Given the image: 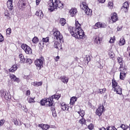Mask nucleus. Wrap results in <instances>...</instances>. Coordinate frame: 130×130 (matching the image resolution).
<instances>
[{
	"label": "nucleus",
	"mask_w": 130,
	"mask_h": 130,
	"mask_svg": "<svg viewBox=\"0 0 130 130\" xmlns=\"http://www.w3.org/2000/svg\"><path fill=\"white\" fill-rule=\"evenodd\" d=\"M68 30L70 32L72 36L75 38H80V39H84L85 38L84 30L82 29L81 24L78 21L75 22V27L69 26Z\"/></svg>",
	"instance_id": "nucleus-1"
},
{
	"label": "nucleus",
	"mask_w": 130,
	"mask_h": 130,
	"mask_svg": "<svg viewBox=\"0 0 130 130\" xmlns=\"http://www.w3.org/2000/svg\"><path fill=\"white\" fill-rule=\"evenodd\" d=\"M48 10L51 13L56 11L57 8L63 9V4H62L59 0H50V3H49Z\"/></svg>",
	"instance_id": "nucleus-2"
},
{
	"label": "nucleus",
	"mask_w": 130,
	"mask_h": 130,
	"mask_svg": "<svg viewBox=\"0 0 130 130\" xmlns=\"http://www.w3.org/2000/svg\"><path fill=\"white\" fill-rule=\"evenodd\" d=\"M53 101L51 97L47 99H44L41 101V105L42 106H47V107H50V106H53Z\"/></svg>",
	"instance_id": "nucleus-3"
},
{
	"label": "nucleus",
	"mask_w": 130,
	"mask_h": 130,
	"mask_svg": "<svg viewBox=\"0 0 130 130\" xmlns=\"http://www.w3.org/2000/svg\"><path fill=\"white\" fill-rule=\"evenodd\" d=\"M80 8L84 11L86 15L88 16H91L92 15V10L89 9V7L87 5V3L85 2H83L80 4Z\"/></svg>",
	"instance_id": "nucleus-4"
},
{
	"label": "nucleus",
	"mask_w": 130,
	"mask_h": 130,
	"mask_svg": "<svg viewBox=\"0 0 130 130\" xmlns=\"http://www.w3.org/2000/svg\"><path fill=\"white\" fill-rule=\"evenodd\" d=\"M43 60H44V57H41L35 61V65L38 67V70H41V68H43Z\"/></svg>",
	"instance_id": "nucleus-5"
},
{
	"label": "nucleus",
	"mask_w": 130,
	"mask_h": 130,
	"mask_svg": "<svg viewBox=\"0 0 130 130\" xmlns=\"http://www.w3.org/2000/svg\"><path fill=\"white\" fill-rule=\"evenodd\" d=\"M21 48L24 50L26 54H32V49H31V48H30L27 44H22L21 45Z\"/></svg>",
	"instance_id": "nucleus-6"
},
{
	"label": "nucleus",
	"mask_w": 130,
	"mask_h": 130,
	"mask_svg": "<svg viewBox=\"0 0 130 130\" xmlns=\"http://www.w3.org/2000/svg\"><path fill=\"white\" fill-rule=\"evenodd\" d=\"M53 36L54 37V39L59 40V41H61V40H62V38H63L62 35L60 34V32L58 30H55L53 32Z\"/></svg>",
	"instance_id": "nucleus-7"
},
{
	"label": "nucleus",
	"mask_w": 130,
	"mask_h": 130,
	"mask_svg": "<svg viewBox=\"0 0 130 130\" xmlns=\"http://www.w3.org/2000/svg\"><path fill=\"white\" fill-rule=\"evenodd\" d=\"M104 111V106H103V105H102L97 109L95 113L99 116H101Z\"/></svg>",
	"instance_id": "nucleus-8"
},
{
	"label": "nucleus",
	"mask_w": 130,
	"mask_h": 130,
	"mask_svg": "<svg viewBox=\"0 0 130 130\" xmlns=\"http://www.w3.org/2000/svg\"><path fill=\"white\" fill-rule=\"evenodd\" d=\"M94 29H98V28H106V24L104 23L98 22L93 26Z\"/></svg>",
	"instance_id": "nucleus-9"
},
{
	"label": "nucleus",
	"mask_w": 130,
	"mask_h": 130,
	"mask_svg": "<svg viewBox=\"0 0 130 130\" xmlns=\"http://www.w3.org/2000/svg\"><path fill=\"white\" fill-rule=\"evenodd\" d=\"M128 8H129V5H128V2H125L123 4L121 10H123L125 13H126L128 11Z\"/></svg>",
	"instance_id": "nucleus-10"
},
{
	"label": "nucleus",
	"mask_w": 130,
	"mask_h": 130,
	"mask_svg": "<svg viewBox=\"0 0 130 130\" xmlns=\"http://www.w3.org/2000/svg\"><path fill=\"white\" fill-rule=\"evenodd\" d=\"M111 20H112L113 23H115L116 21H118V17H117V14L116 13H114L112 14Z\"/></svg>",
	"instance_id": "nucleus-11"
},
{
	"label": "nucleus",
	"mask_w": 130,
	"mask_h": 130,
	"mask_svg": "<svg viewBox=\"0 0 130 130\" xmlns=\"http://www.w3.org/2000/svg\"><path fill=\"white\" fill-rule=\"evenodd\" d=\"M10 78L12 80V81H14V82H17V83H19V82H20V80L19 79V78H17V77H16L15 75L14 74H10Z\"/></svg>",
	"instance_id": "nucleus-12"
},
{
	"label": "nucleus",
	"mask_w": 130,
	"mask_h": 130,
	"mask_svg": "<svg viewBox=\"0 0 130 130\" xmlns=\"http://www.w3.org/2000/svg\"><path fill=\"white\" fill-rule=\"evenodd\" d=\"M39 127H41L43 130H48L50 126L47 124H41L38 125Z\"/></svg>",
	"instance_id": "nucleus-13"
},
{
	"label": "nucleus",
	"mask_w": 130,
	"mask_h": 130,
	"mask_svg": "<svg viewBox=\"0 0 130 130\" xmlns=\"http://www.w3.org/2000/svg\"><path fill=\"white\" fill-rule=\"evenodd\" d=\"M126 70V69H124L123 68L122 70L121 71V72L120 73V79L121 80H124V78H125L126 73L124 72V71Z\"/></svg>",
	"instance_id": "nucleus-14"
},
{
	"label": "nucleus",
	"mask_w": 130,
	"mask_h": 130,
	"mask_svg": "<svg viewBox=\"0 0 130 130\" xmlns=\"http://www.w3.org/2000/svg\"><path fill=\"white\" fill-rule=\"evenodd\" d=\"M19 58L20 63H25V60H26V59H25L24 55H23L22 54H19Z\"/></svg>",
	"instance_id": "nucleus-15"
},
{
	"label": "nucleus",
	"mask_w": 130,
	"mask_h": 130,
	"mask_svg": "<svg viewBox=\"0 0 130 130\" xmlns=\"http://www.w3.org/2000/svg\"><path fill=\"white\" fill-rule=\"evenodd\" d=\"M53 46L54 48H56V49H58V48H60L61 47V43L60 42L55 41L54 43Z\"/></svg>",
	"instance_id": "nucleus-16"
},
{
	"label": "nucleus",
	"mask_w": 130,
	"mask_h": 130,
	"mask_svg": "<svg viewBox=\"0 0 130 130\" xmlns=\"http://www.w3.org/2000/svg\"><path fill=\"white\" fill-rule=\"evenodd\" d=\"M114 91L116 92L117 94H118L119 95H121V94H122V89L119 86L114 89Z\"/></svg>",
	"instance_id": "nucleus-17"
},
{
	"label": "nucleus",
	"mask_w": 130,
	"mask_h": 130,
	"mask_svg": "<svg viewBox=\"0 0 130 130\" xmlns=\"http://www.w3.org/2000/svg\"><path fill=\"white\" fill-rule=\"evenodd\" d=\"M7 7L10 11L13 10V0H8L7 2Z\"/></svg>",
	"instance_id": "nucleus-18"
},
{
	"label": "nucleus",
	"mask_w": 130,
	"mask_h": 130,
	"mask_svg": "<svg viewBox=\"0 0 130 130\" xmlns=\"http://www.w3.org/2000/svg\"><path fill=\"white\" fill-rule=\"evenodd\" d=\"M77 9L74 8H72L70 11V13L71 17H75L76 14H77Z\"/></svg>",
	"instance_id": "nucleus-19"
},
{
	"label": "nucleus",
	"mask_w": 130,
	"mask_h": 130,
	"mask_svg": "<svg viewBox=\"0 0 130 130\" xmlns=\"http://www.w3.org/2000/svg\"><path fill=\"white\" fill-rule=\"evenodd\" d=\"M112 86L114 89H115L116 88H117L119 86V85H118V83L114 79H113L112 80Z\"/></svg>",
	"instance_id": "nucleus-20"
},
{
	"label": "nucleus",
	"mask_w": 130,
	"mask_h": 130,
	"mask_svg": "<svg viewBox=\"0 0 130 130\" xmlns=\"http://www.w3.org/2000/svg\"><path fill=\"white\" fill-rule=\"evenodd\" d=\"M17 70H18V65L14 64L9 69V72L11 73H15Z\"/></svg>",
	"instance_id": "nucleus-21"
},
{
	"label": "nucleus",
	"mask_w": 130,
	"mask_h": 130,
	"mask_svg": "<svg viewBox=\"0 0 130 130\" xmlns=\"http://www.w3.org/2000/svg\"><path fill=\"white\" fill-rule=\"evenodd\" d=\"M61 108L62 110L63 111L66 110H69V107L68 106V105L64 103H62L61 104Z\"/></svg>",
	"instance_id": "nucleus-22"
},
{
	"label": "nucleus",
	"mask_w": 130,
	"mask_h": 130,
	"mask_svg": "<svg viewBox=\"0 0 130 130\" xmlns=\"http://www.w3.org/2000/svg\"><path fill=\"white\" fill-rule=\"evenodd\" d=\"M94 42L96 44H100V43H101V38H100L98 36H95L94 37Z\"/></svg>",
	"instance_id": "nucleus-23"
},
{
	"label": "nucleus",
	"mask_w": 130,
	"mask_h": 130,
	"mask_svg": "<svg viewBox=\"0 0 130 130\" xmlns=\"http://www.w3.org/2000/svg\"><path fill=\"white\" fill-rule=\"evenodd\" d=\"M118 62H119L120 67L119 68L120 71H122L123 68L122 67V63H123V60H122V58L121 57H118L117 58Z\"/></svg>",
	"instance_id": "nucleus-24"
},
{
	"label": "nucleus",
	"mask_w": 130,
	"mask_h": 130,
	"mask_svg": "<svg viewBox=\"0 0 130 130\" xmlns=\"http://www.w3.org/2000/svg\"><path fill=\"white\" fill-rule=\"evenodd\" d=\"M26 7V3L23 0H20L19 2V8L22 9V8H25Z\"/></svg>",
	"instance_id": "nucleus-25"
},
{
	"label": "nucleus",
	"mask_w": 130,
	"mask_h": 130,
	"mask_svg": "<svg viewBox=\"0 0 130 130\" xmlns=\"http://www.w3.org/2000/svg\"><path fill=\"white\" fill-rule=\"evenodd\" d=\"M36 15L38 16L40 19H42V18H43V12H42V11L39 10L36 12Z\"/></svg>",
	"instance_id": "nucleus-26"
},
{
	"label": "nucleus",
	"mask_w": 130,
	"mask_h": 130,
	"mask_svg": "<svg viewBox=\"0 0 130 130\" xmlns=\"http://www.w3.org/2000/svg\"><path fill=\"white\" fill-rule=\"evenodd\" d=\"M6 100L9 101L11 100V98H12V96L11 95V93L10 92H6L4 98Z\"/></svg>",
	"instance_id": "nucleus-27"
},
{
	"label": "nucleus",
	"mask_w": 130,
	"mask_h": 130,
	"mask_svg": "<svg viewBox=\"0 0 130 130\" xmlns=\"http://www.w3.org/2000/svg\"><path fill=\"white\" fill-rule=\"evenodd\" d=\"M51 98H52L53 100H54V99H55V100H58L59 98H60V94H55L54 95H52L51 96Z\"/></svg>",
	"instance_id": "nucleus-28"
},
{
	"label": "nucleus",
	"mask_w": 130,
	"mask_h": 130,
	"mask_svg": "<svg viewBox=\"0 0 130 130\" xmlns=\"http://www.w3.org/2000/svg\"><path fill=\"white\" fill-rule=\"evenodd\" d=\"M61 81L65 84H68V82H69V78L66 76H62L61 77Z\"/></svg>",
	"instance_id": "nucleus-29"
},
{
	"label": "nucleus",
	"mask_w": 130,
	"mask_h": 130,
	"mask_svg": "<svg viewBox=\"0 0 130 130\" xmlns=\"http://www.w3.org/2000/svg\"><path fill=\"white\" fill-rule=\"evenodd\" d=\"M51 110L52 111L53 117H56L57 115L56 114V111H55V108L54 107V106L51 107Z\"/></svg>",
	"instance_id": "nucleus-30"
},
{
	"label": "nucleus",
	"mask_w": 130,
	"mask_h": 130,
	"mask_svg": "<svg viewBox=\"0 0 130 130\" xmlns=\"http://www.w3.org/2000/svg\"><path fill=\"white\" fill-rule=\"evenodd\" d=\"M77 112L78 113L80 116H81V117H83L85 115V111L82 109L77 111Z\"/></svg>",
	"instance_id": "nucleus-31"
},
{
	"label": "nucleus",
	"mask_w": 130,
	"mask_h": 130,
	"mask_svg": "<svg viewBox=\"0 0 130 130\" xmlns=\"http://www.w3.org/2000/svg\"><path fill=\"white\" fill-rule=\"evenodd\" d=\"M77 98L75 96H73L72 98H71V99H70V104L71 105H74V104H75V102H76V101H77Z\"/></svg>",
	"instance_id": "nucleus-32"
},
{
	"label": "nucleus",
	"mask_w": 130,
	"mask_h": 130,
	"mask_svg": "<svg viewBox=\"0 0 130 130\" xmlns=\"http://www.w3.org/2000/svg\"><path fill=\"white\" fill-rule=\"evenodd\" d=\"M120 127L122 128L123 130H130V127H128L127 125L125 124H122L121 126Z\"/></svg>",
	"instance_id": "nucleus-33"
},
{
	"label": "nucleus",
	"mask_w": 130,
	"mask_h": 130,
	"mask_svg": "<svg viewBox=\"0 0 130 130\" xmlns=\"http://www.w3.org/2000/svg\"><path fill=\"white\" fill-rule=\"evenodd\" d=\"M59 23L61 26H64L66 25V19L64 18H61L59 21Z\"/></svg>",
	"instance_id": "nucleus-34"
},
{
	"label": "nucleus",
	"mask_w": 130,
	"mask_h": 130,
	"mask_svg": "<svg viewBox=\"0 0 130 130\" xmlns=\"http://www.w3.org/2000/svg\"><path fill=\"white\" fill-rule=\"evenodd\" d=\"M125 44V40L124 38H121L119 41V45L122 46Z\"/></svg>",
	"instance_id": "nucleus-35"
},
{
	"label": "nucleus",
	"mask_w": 130,
	"mask_h": 130,
	"mask_svg": "<svg viewBox=\"0 0 130 130\" xmlns=\"http://www.w3.org/2000/svg\"><path fill=\"white\" fill-rule=\"evenodd\" d=\"M5 16L6 17L7 19L8 20H10L11 19V17H10V13H9V11L8 10H6L5 11Z\"/></svg>",
	"instance_id": "nucleus-36"
},
{
	"label": "nucleus",
	"mask_w": 130,
	"mask_h": 130,
	"mask_svg": "<svg viewBox=\"0 0 130 130\" xmlns=\"http://www.w3.org/2000/svg\"><path fill=\"white\" fill-rule=\"evenodd\" d=\"M7 91H5L4 90H0V95L2 98H4Z\"/></svg>",
	"instance_id": "nucleus-37"
},
{
	"label": "nucleus",
	"mask_w": 130,
	"mask_h": 130,
	"mask_svg": "<svg viewBox=\"0 0 130 130\" xmlns=\"http://www.w3.org/2000/svg\"><path fill=\"white\" fill-rule=\"evenodd\" d=\"M107 130H117V128H115L114 126H108L106 127Z\"/></svg>",
	"instance_id": "nucleus-38"
},
{
	"label": "nucleus",
	"mask_w": 130,
	"mask_h": 130,
	"mask_svg": "<svg viewBox=\"0 0 130 130\" xmlns=\"http://www.w3.org/2000/svg\"><path fill=\"white\" fill-rule=\"evenodd\" d=\"M32 41L33 43H35L36 44L37 43H38V41H39V39H38V38L37 37H35L32 39Z\"/></svg>",
	"instance_id": "nucleus-39"
},
{
	"label": "nucleus",
	"mask_w": 130,
	"mask_h": 130,
	"mask_svg": "<svg viewBox=\"0 0 130 130\" xmlns=\"http://www.w3.org/2000/svg\"><path fill=\"white\" fill-rule=\"evenodd\" d=\"M108 7L109 9L112 10V9H113V3L111 2H109L108 4Z\"/></svg>",
	"instance_id": "nucleus-40"
},
{
	"label": "nucleus",
	"mask_w": 130,
	"mask_h": 130,
	"mask_svg": "<svg viewBox=\"0 0 130 130\" xmlns=\"http://www.w3.org/2000/svg\"><path fill=\"white\" fill-rule=\"evenodd\" d=\"M79 122L81 124H85L86 123V120L84 118H82L79 121Z\"/></svg>",
	"instance_id": "nucleus-41"
},
{
	"label": "nucleus",
	"mask_w": 130,
	"mask_h": 130,
	"mask_svg": "<svg viewBox=\"0 0 130 130\" xmlns=\"http://www.w3.org/2000/svg\"><path fill=\"white\" fill-rule=\"evenodd\" d=\"M84 59H85V62H87L88 63V62H89V61H90L91 58H90V56L86 55V56L84 58Z\"/></svg>",
	"instance_id": "nucleus-42"
},
{
	"label": "nucleus",
	"mask_w": 130,
	"mask_h": 130,
	"mask_svg": "<svg viewBox=\"0 0 130 130\" xmlns=\"http://www.w3.org/2000/svg\"><path fill=\"white\" fill-rule=\"evenodd\" d=\"M25 63H28V64H31V63H32V60H31V59L26 58L25 60Z\"/></svg>",
	"instance_id": "nucleus-43"
},
{
	"label": "nucleus",
	"mask_w": 130,
	"mask_h": 130,
	"mask_svg": "<svg viewBox=\"0 0 130 130\" xmlns=\"http://www.w3.org/2000/svg\"><path fill=\"white\" fill-rule=\"evenodd\" d=\"M42 40L43 42H44L45 43H47V42L49 41V37L43 38Z\"/></svg>",
	"instance_id": "nucleus-44"
},
{
	"label": "nucleus",
	"mask_w": 130,
	"mask_h": 130,
	"mask_svg": "<svg viewBox=\"0 0 130 130\" xmlns=\"http://www.w3.org/2000/svg\"><path fill=\"white\" fill-rule=\"evenodd\" d=\"M13 122L15 125H22V124L20 123V124H19V122L17 120V119H14L13 120Z\"/></svg>",
	"instance_id": "nucleus-45"
},
{
	"label": "nucleus",
	"mask_w": 130,
	"mask_h": 130,
	"mask_svg": "<svg viewBox=\"0 0 130 130\" xmlns=\"http://www.w3.org/2000/svg\"><path fill=\"white\" fill-rule=\"evenodd\" d=\"M12 33V29L10 28H8L6 29V34L7 35H10Z\"/></svg>",
	"instance_id": "nucleus-46"
},
{
	"label": "nucleus",
	"mask_w": 130,
	"mask_h": 130,
	"mask_svg": "<svg viewBox=\"0 0 130 130\" xmlns=\"http://www.w3.org/2000/svg\"><path fill=\"white\" fill-rule=\"evenodd\" d=\"M43 83L41 81L40 82H36V86L37 87H39V86H42Z\"/></svg>",
	"instance_id": "nucleus-47"
},
{
	"label": "nucleus",
	"mask_w": 130,
	"mask_h": 130,
	"mask_svg": "<svg viewBox=\"0 0 130 130\" xmlns=\"http://www.w3.org/2000/svg\"><path fill=\"white\" fill-rule=\"evenodd\" d=\"M93 128H94V126L93 125V124H90L88 126V128H89V129H93Z\"/></svg>",
	"instance_id": "nucleus-48"
},
{
	"label": "nucleus",
	"mask_w": 130,
	"mask_h": 130,
	"mask_svg": "<svg viewBox=\"0 0 130 130\" xmlns=\"http://www.w3.org/2000/svg\"><path fill=\"white\" fill-rule=\"evenodd\" d=\"M6 120H5L4 119H2L1 120H0V125L1 126H2V125H4V123H5Z\"/></svg>",
	"instance_id": "nucleus-49"
},
{
	"label": "nucleus",
	"mask_w": 130,
	"mask_h": 130,
	"mask_svg": "<svg viewBox=\"0 0 130 130\" xmlns=\"http://www.w3.org/2000/svg\"><path fill=\"white\" fill-rule=\"evenodd\" d=\"M109 55L111 58L114 57V53L113 52L109 53Z\"/></svg>",
	"instance_id": "nucleus-50"
},
{
	"label": "nucleus",
	"mask_w": 130,
	"mask_h": 130,
	"mask_svg": "<svg viewBox=\"0 0 130 130\" xmlns=\"http://www.w3.org/2000/svg\"><path fill=\"white\" fill-rule=\"evenodd\" d=\"M106 91V88H104V89H100V93L101 94H102V93H104Z\"/></svg>",
	"instance_id": "nucleus-51"
},
{
	"label": "nucleus",
	"mask_w": 130,
	"mask_h": 130,
	"mask_svg": "<svg viewBox=\"0 0 130 130\" xmlns=\"http://www.w3.org/2000/svg\"><path fill=\"white\" fill-rule=\"evenodd\" d=\"M23 110H24V112L27 113V112H28V109H27V107H26V106H24L23 107Z\"/></svg>",
	"instance_id": "nucleus-52"
},
{
	"label": "nucleus",
	"mask_w": 130,
	"mask_h": 130,
	"mask_svg": "<svg viewBox=\"0 0 130 130\" xmlns=\"http://www.w3.org/2000/svg\"><path fill=\"white\" fill-rule=\"evenodd\" d=\"M29 103H32L33 102H35L34 99L32 98H30L29 99V100L28 101Z\"/></svg>",
	"instance_id": "nucleus-53"
},
{
	"label": "nucleus",
	"mask_w": 130,
	"mask_h": 130,
	"mask_svg": "<svg viewBox=\"0 0 130 130\" xmlns=\"http://www.w3.org/2000/svg\"><path fill=\"white\" fill-rule=\"evenodd\" d=\"M4 41V37L0 34V42H3Z\"/></svg>",
	"instance_id": "nucleus-54"
},
{
	"label": "nucleus",
	"mask_w": 130,
	"mask_h": 130,
	"mask_svg": "<svg viewBox=\"0 0 130 130\" xmlns=\"http://www.w3.org/2000/svg\"><path fill=\"white\" fill-rule=\"evenodd\" d=\"M40 2H41V0H36V5L38 6L39 4H40Z\"/></svg>",
	"instance_id": "nucleus-55"
},
{
	"label": "nucleus",
	"mask_w": 130,
	"mask_h": 130,
	"mask_svg": "<svg viewBox=\"0 0 130 130\" xmlns=\"http://www.w3.org/2000/svg\"><path fill=\"white\" fill-rule=\"evenodd\" d=\"M114 42V39H112V38H111V39L109 41L110 43H113Z\"/></svg>",
	"instance_id": "nucleus-56"
},
{
	"label": "nucleus",
	"mask_w": 130,
	"mask_h": 130,
	"mask_svg": "<svg viewBox=\"0 0 130 130\" xmlns=\"http://www.w3.org/2000/svg\"><path fill=\"white\" fill-rule=\"evenodd\" d=\"M106 0H99V3H101V4H103L105 3Z\"/></svg>",
	"instance_id": "nucleus-57"
},
{
	"label": "nucleus",
	"mask_w": 130,
	"mask_h": 130,
	"mask_svg": "<svg viewBox=\"0 0 130 130\" xmlns=\"http://www.w3.org/2000/svg\"><path fill=\"white\" fill-rule=\"evenodd\" d=\"M30 90H27L26 93V95L28 96V95H30Z\"/></svg>",
	"instance_id": "nucleus-58"
},
{
	"label": "nucleus",
	"mask_w": 130,
	"mask_h": 130,
	"mask_svg": "<svg viewBox=\"0 0 130 130\" xmlns=\"http://www.w3.org/2000/svg\"><path fill=\"white\" fill-rule=\"evenodd\" d=\"M117 31H121V29H122V27H117Z\"/></svg>",
	"instance_id": "nucleus-59"
},
{
	"label": "nucleus",
	"mask_w": 130,
	"mask_h": 130,
	"mask_svg": "<svg viewBox=\"0 0 130 130\" xmlns=\"http://www.w3.org/2000/svg\"><path fill=\"white\" fill-rule=\"evenodd\" d=\"M31 85L35 86H36V82H31Z\"/></svg>",
	"instance_id": "nucleus-60"
},
{
	"label": "nucleus",
	"mask_w": 130,
	"mask_h": 130,
	"mask_svg": "<svg viewBox=\"0 0 130 130\" xmlns=\"http://www.w3.org/2000/svg\"><path fill=\"white\" fill-rule=\"evenodd\" d=\"M99 130H106V128L105 127H103L102 128H99Z\"/></svg>",
	"instance_id": "nucleus-61"
},
{
	"label": "nucleus",
	"mask_w": 130,
	"mask_h": 130,
	"mask_svg": "<svg viewBox=\"0 0 130 130\" xmlns=\"http://www.w3.org/2000/svg\"><path fill=\"white\" fill-rule=\"evenodd\" d=\"M75 63V61H73L71 64V65L72 66V64H74Z\"/></svg>",
	"instance_id": "nucleus-62"
},
{
	"label": "nucleus",
	"mask_w": 130,
	"mask_h": 130,
	"mask_svg": "<svg viewBox=\"0 0 130 130\" xmlns=\"http://www.w3.org/2000/svg\"><path fill=\"white\" fill-rule=\"evenodd\" d=\"M57 59H59V56H57Z\"/></svg>",
	"instance_id": "nucleus-63"
},
{
	"label": "nucleus",
	"mask_w": 130,
	"mask_h": 130,
	"mask_svg": "<svg viewBox=\"0 0 130 130\" xmlns=\"http://www.w3.org/2000/svg\"><path fill=\"white\" fill-rule=\"evenodd\" d=\"M103 61L104 63H102V64H103V66H104V64H105L104 62H104V61H103Z\"/></svg>",
	"instance_id": "nucleus-64"
}]
</instances>
